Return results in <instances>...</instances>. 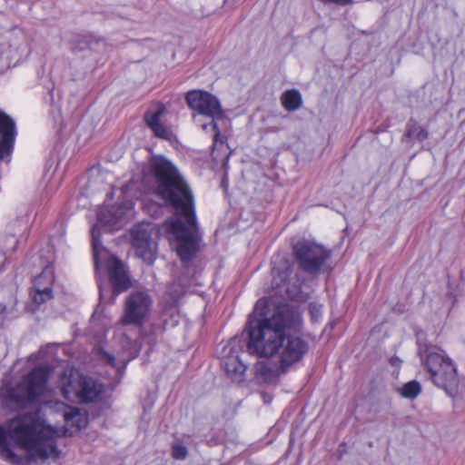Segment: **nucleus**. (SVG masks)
I'll return each mask as SVG.
<instances>
[{"mask_svg": "<svg viewBox=\"0 0 465 465\" xmlns=\"http://www.w3.org/2000/svg\"><path fill=\"white\" fill-rule=\"evenodd\" d=\"M171 272L173 278L187 286L197 285L196 263H172Z\"/></svg>", "mask_w": 465, "mask_h": 465, "instance_id": "15", "label": "nucleus"}, {"mask_svg": "<svg viewBox=\"0 0 465 465\" xmlns=\"http://www.w3.org/2000/svg\"><path fill=\"white\" fill-rule=\"evenodd\" d=\"M54 258L55 257L51 247H48L45 253L40 254V259L44 260L45 262H51Z\"/></svg>", "mask_w": 465, "mask_h": 465, "instance_id": "31", "label": "nucleus"}, {"mask_svg": "<svg viewBox=\"0 0 465 465\" xmlns=\"http://www.w3.org/2000/svg\"><path fill=\"white\" fill-rule=\"evenodd\" d=\"M404 135L408 138L415 136L418 141L423 142L429 137V133L425 128L420 126L415 119L410 118L406 124Z\"/></svg>", "mask_w": 465, "mask_h": 465, "instance_id": "22", "label": "nucleus"}, {"mask_svg": "<svg viewBox=\"0 0 465 465\" xmlns=\"http://www.w3.org/2000/svg\"><path fill=\"white\" fill-rule=\"evenodd\" d=\"M145 181L144 171L138 180H131L122 188L125 202L104 207L97 213V223L92 229V245L94 262H120L116 257L111 256L100 241V229L119 230L136 216L135 205L140 210L145 209L144 199Z\"/></svg>", "mask_w": 465, "mask_h": 465, "instance_id": "4", "label": "nucleus"}, {"mask_svg": "<svg viewBox=\"0 0 465 465\" xmlns=\"http://www.w3.org/2000/svg\"><path fill=\"white\" fill-rule=\"evenodd\" d=\"M46 449L47 450H50V452L54 456V457H59L60 453H61V450H59V448L57 447V444H56V441L55 440H49L47 443H46Z\"/></svg>", "mask_w": 465, "mask_h": 465, "instance_id": "30", "label": "nucleus"}, {"mask_svg": "<svg viewBox=\"0 0 465 465\" xmlns=\"http://www.w3.org/2000/svg\"><path fill=\"white\" fill-rule=\"evenodd\" d=\"M73 371H64L59 379V384L62 394L64 399L71 400L72 396H76L78 391V376Z\"/></svg>", "mask_w": 465, "mask_h": 465, "instance_id": "18", "label": "nucleus"}, {"mask_svg": "<svg viewBox=\"0 0 465 465\" xmlns=\"http://www.w3.org/2000/svg\"><path fill=\"white\" fill-rule=\"evenodd\" d=\"M292 250L296 262H326L332 251L312 239H300L292 242Z\"/></svg>", "mask_w": 465, "mask_h": 465, "instance_id": "11", "label": "nucleus"}, {"mask_svg": "<svg viewBox=\"0 0 465 465\" xmlns=\"http://www.w3.org/2000/svg\"><path fill=\"white\" fill-rule=\"evenodd\" d=\"M98 355L100 356L101 360L104 361L107 365L115 368L117 370L118 374L122 375L124 373L128 361H124L121 364V366H118L115 357L113 354L106 351L102 347L98 349Z\"/></svg>", "mask_w": 465, "mask_h": 465, "instance_id": "25", "label": "nucleus"}, {"mask_svg": "<svg viewBox=\"0 0 465 465\" xmlns=\"http://www.w3.org/2000/svg\"><path fill=\"white\" fill-rule=\"evenodd\" d=\"M17 243L18 240L14 234L5 235L0 239V248L4 260L9 259L8 254L15 250Z\"/></svg>", "mask_w": 465, "mask_h": 465, "instance_id": "26", "label": "nucleus"}, {"mask_svg": "<svg viewBox=\"0 0 465 465\" xmlns=\"http://www.w3.org/2000/svg\"><path fill=\"white\" fill-rule=\"evenodd\" d=\"M52 369L46 364L35 366L15 385L0 391L1 405L10 411L25 410L40 402L47 390Z\"/></svg>", "mask_w": 465, "mask_h": 465, "instance_id": "5", "label": "nucleus"}, {"mask_svg": "<svg viewBox=\"0 0 465 465\" xmlns=\"http://www.w3.org/2000/svg\"><path fill=\"white\" fill-rule=\"evenodd\" d=\"M294 263H276L271 270L272 287L276 293L297 302H304L309 293L302 290L304 279L302 272L318 273L325 263H299L294 277H292Z\"/></svg>", "mask_w": 465, "mask_h": 465, "instance_id": "7", "label": "nucleus"}, {"mask_svg": "<svg viewBox=\"0 0 465 465\" xmlns=\"http://www.w3.org/2000/svg\"><path fill=\"white\" fill-rule=\"evenodd\" d=\"M417 354L430 374L432 383L453 398L458 393L460 379L457 367L446 351L437 345L418 341Z\"/></svg>", "mask_w": 465, "mask_h": 465, "instance_id": "6", "label": "nucleus"}, {"mask_svg": "<svg viewBox=\"0 0 465 465\" xmlns=\"http://www.w3.org/2000/svg\"><path fill=\"white\" fill-rule=\"evenodd\" d=\"M187 455H188V450L183 444H182L180 442L173 443L172 457L174 460H183L186 459Z\"/></svg>", "mask_w": 465, "mask_h": 465, "instance_id": "29", "label": "nucleus"}, {"mask_svg": "<svg viewBox=\"0 0 465 465\" xmlns=\"http://www.w3.org/2000/svg\"><path fill=\"white\" fill-rule=\"evenodd\" d=\"M142 407H143V412L145 413V404L143 402H142Z\"/></svg>", "mask_w": 465, "mask_h": 465, "instance_id": "36", "label": "nucleus"}, {"mask_svg": "<svg viewBox=\"0 0 465 465\" xmlns=\"http://www.w3.org/2000/svg\"><path fill=\"white\" fill-rule=\"evenodd\" d=\"M281 103L286 111H296L302 104V94L297 89L287 90L282 94Z\"/></svg>", "mask_w": 465, "mask_h": 465, "instance_id": "21", "label": "nucleus"}, {"mask_svg": "<svg viewBox=\"0 0 465 465\" xmlns=\"http://www.w3.org/2000/svg\"><path fill=\"white\" fill-rule=\"evenodd\" d=\"M147 151L152 153V149L151 148H147Z\"/></svg>", "mask_w": 465, "mask_h": 465, "instance_id": "38", "label": "nucleus"}, {"mask_svg": "<svg viewBox=\"0 0 465 465\" xmlns=\"http://www.w3.org/2000/svg\"><path fill=\"white\" fill-rule=\"evenodd\" d=\"M185 102L189 108L195 112L193 114L194 120H196L198 115L208 117L211 120L210 124H203L202 127L203 130H206L208 125H211L215 132L214 139H216L220 134L216 120L224 117V113L218 98L206 91L192 90L186 94Z\"/></svg>", "mask_w": 465, "mask_h": 465, "instance_id": "8", "label": "nucleus"}, {"mask_svg": "<svg viewBox=\"0 0 465 465\" xmlns=\"http://www.w3.org/2000/svg\"><path fill=\"white\" fill-rule=\"evenodd\" d=\"M281 371V362L276 367H272L268 363H260L257 367V374L265 383L276 384L281 375L285 374Z\"/></svg>", "mask_w": 465, "mask_h": 465, "instance_id": "19", "label": "nucleus"}, {"mask_svg": "<svg viewBox=\"0 0 465 465\" xmlns=\"http://www.w3.org/2000/svg\"><path fill=\"white\" fill-rule=\"evenodd\" d=\"M6 305L0 302V327L4 324L5 319Z\"/></svg>", "mask_w": 465, "mask_h": 465, "instance_id": "32", "label": "nucleus"}, {"mask_svg": "<svg viewBox=\"0 0 465 465\" xmlns=\"http://www.w3.org/2000/svg\"><path fill=\"white\" fill-rule=\"evenodd\" d=\"M16 134L15 120L0 110V162H10Z\"/></svg>", "mask_w": 465, "mask_h": 465, "instance_id": "12", "label": "nucleus"}, {"mask_svg": "<svg viewBox=\"0 0 465 465\" xmlns=\"http://www.w3.org/2000/svg\"><path fill=\"white\" fill-rule=\"evenodd\" d=\"M72 436L68 428L48 423L40 411L20 413L0 424V454L13 464H21L23 459L12 449V441L26 452L28 461L46 460L50 456L46 449L49 440Z\"/></svg>", "mask_w": 465, "mask_h": 465, "instance_id": "3", "label": "nucleus"}, {"mask_svg": "<svg viewBox=\"0 0 465 465\" xmlns=\"http://www.w3.org/2000/svg\"><path fill=\"white\" fill-rule=\"evenodd\" d=\"M45 291H35L31 292V297L34 303L38 308L40 305L45 303L47 301L53 299V289L44 288Z\"/></svg>", "mask_w": 465, "mask_h": 465, "instance_id": "27", "label": "nucleus"}, {"mask_svg": "<svg viewBox=\"0 0 465 465\" xmlns=\"http://www.w3.org/2000/svg\"><path fill=\"white\" fill-rule=\"evenodd\" d=\"M129 234L134 258L143 259L145 255V225L143 222L135 224L130 230Z\"/></svg>", "mask_w": 465, "mask_h": 465, "instance_id": "16", "label": "nucleus"}, {"mask_svg": "<svg viewBox=\"0 0 465 465\" xmlns=\"http://www.w3.org/2000/svg\"><path fill=\"white\" fill-rule=\"evenodd\" d=\"M96 282L99 290V297L104 299V279L100 271L105 270L108 276V281L112 286V293L117 296L120 293L126 292L132 286L131 277L128 271L125 269V263H94Z\"/></svg>", "mask_w": 465, "mask_h": 465, "instance_id": "9", "label": "nucleus"}, {"mask_svg": "<svg viewBox=\"0 0 465 465\" xmlns=\"http://www.w3.org/2000/svg\"><path fill=\"white\" fill-rule=\"evenodd\" d=\"M102 392V384H98L96 381L83 374L78 376V391L76 397L79 398L82 402H93Z\"/></svg>", "mask_w": 465, "mask_h": 465, "instance_id": "14", "label": "nucleus"}, {"mask_svg": "<svg viewBox=\"0 0 465 465\" xmlns=\"http://www.w3.org/2000/svg\"><path fill=\"white\" fill-rule=\"evenodd\" d=\"M64 420L67 423L70 422L71 426L75 427L77 431L84 427L82 414L78 409H74L70 412H66L64 414Z\"/></svg>", "mask_w": 465, "mask_h": 465, "instance_id": "28", "label": "nucleus"}, {"mask_svg": "<svg viewBox=\"0 0 465 465\" xmlns=\"http://www.w3.org/2000/svg\"><path fill=\"white\" fill-rule=\"evenodd\" d=\"M145 318V292H132L126 299L124 314L121 318L123 325L142 326Z\"/></svg>", "mask_w": 465, "mask_h": 465, "instance_id": "13", "label": "nucleus"}, {"mask_svg": "<svg viewBox=\"0 0 465 465\" xmlns=\"http://www.w3.org/2000/svg\"><path fill=\"white\" fill-rule=\"evenodd\" d=\"M270 129L272 132H274V133L279 131V128H277V127H270Z\"/></svg>", "mask_w": 465, "mask_h": 465, "instance_id": "34", "label": "nucleus"}, {"mask_svg": "<svg viewBox=\"0 0 465 465\" xmlns=\"http://www.w3.org/2000/svg\"><path fill=\"white\" fill-rule=\"evenodd\" d=\"M4 264H5V263H2V265H1V267H0V271H2V270H3V268H4Z\"/></svg>", "mask_w": 465, "mask_h": 465, "instance_id": "37", "label": "nucleus"}, {"mask_svg": "<svg viewBox=\"0 0 465 465\" xmlns=\"http://www.w3.org/2000/svg\"><path fill=\"white\" fill-rule=\"evenodd\" d=\"M167 114L168 111L164 104L152 102L147 111V128L154 137L171 143L176 136L172 124L166 119Z\"/></svg>", "mask_w": 465, "mask_h": 465, "instance_id": "10", "label": "nucleus"}, {"mask_svg": "<svg viewBox=\"0 0 465 465\" xmlns=\"http://www.w3.org/2000/svg\"><path fill=\"white\" fill-rule=\"evenodd\" d=\"M301 326V314L292 306L271 297L259 299L245 328L248 333L247 351L250 354L264 358L278 355L281 371L287 372L309 351L308 341L286 334V331H297Z\"/></svg>", "mask_w": 465, "mask_h": 465, "instance_id": "1", "label": "nucleus"}, {"mask_svg": "<svg viewBox=\"0 0 465 465\" xmlns=\"http://www.w3.org/2000/svg\"><path fill=\"white\" fill-rule=\"evenodd\" d=\"M54 282V263H47L42 272L35 279V291H45L44 288L53 289Z\"/></svg>", "mask_w": 465, "mask_h": 465, "instance_id": "20", "label": "nucleus"}, {"mask_svg": "<svg viewBox=\"0 0 465 465\" xmlns=\"http://www.w3.org/2000/svg\"><path fill=\"white\" fill-rule=\"evenodd\" d=\"M187 288V286L173 278V282L168 285L166 291V293L170 297L169 302L171 303L177 302L178 300L183 296Z\"/></svg>", "mask_w": 465, "mask_h": 465, "instance_id": "24", "label": "nucleus"}, {"mask_svg": "<svg viewBox=\"0 0 465 465\" xmlns=\"http://www.w3.org/2000/svg\"><path fill=\"white\" fill-rule=\"evenodd\" d=\"M397 391L402 398L414 400L420 393L421 386L419 381L413 380L397 388Z\"/></svg>", "mask_w": 465, "mask_h": 465, "instance_id": "23", "label": "nucleus"}, {"mask_svg": "<svg viewBox=\"0 0 465 465\" xmlns=\"http://www.w3.org/2000/svg\"><path fill=\"white\" fill-rule=\"evenodd\" d=\"M149 171L155 179V193L172 206L175 215L164 228L181 262H191L200 249L202 233L197 223L194 196L190 185L166 157L152 153Z\"/></svg>", "mask_w": 465, "mask_h": 465, "instance_id": "2", "label": "nucleus"}, {"mask_svg": "<svg viewBox=\"0 0 465 465\" xmlns=\"http://www.w3.org/2000/svg\"><path fill=\"white\" fill-rule=\"evenodd\" d=\"M227 375L234 381H242L247 366L240 360L238 355L229 354L223 361Z\"/></svg>", "mask_w": 465, "mask_h": 465, "instance_id": "17", "label": "nucleus"}, {"mask_svg": "<svg viewBox=\"0 0 465 465\" xmlns=\"http://www.w3.org/2000/svg\"><path fill=\"white\" fill-rule=\"evenodd\" d=\"M146 301H147V308H148L149 307V303L151 302L150 298H149L148 295H147Z\"/></svg>", "mask_w": 465, "mask_h": 465, "instance_id": "35", "label": "nucleus"}, {"mask_svg": "<svg viewBox=\"0 0 465 465\" xmlns=\"http://www.w3.org/2000/svg\"><path fill=\"white\" fill-rule=\"evenodd\" d=\"M397 361H400V362H401V361H400L398 358H396V359H391V364H393V365H394V364H395V362H397Z\"/></svg>", "mask_w": 465, "mask_h": 465, "instance_id": "33", "label": "nucleus"}]
</instances>
